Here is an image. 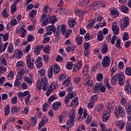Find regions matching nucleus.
Masks as SVG:
<instances>
[{
    "label": "nucleus",
    "instance_id": "obj_4",
    "mask_svg": "<svg viewBox=\"0 0 131 131\" xmlns=\"http://www.w3.org/2000/svg\"><path fill=\"white\" fill-rule=\"evenodd\" d=\"M70 120H69L66 123L67 127H72L74 125V118H75V115L74 112H72L69 115Z\"/></svg>",
    "mask_w": 131,
    "mask_h": 131
},
{
    "label": "nucleus",
    "instance_id": "obj_41",
    "mask_svg": "<svg viewBox=\"0 0 131 131\" xmlns=\"http://www.w3.org/2000/svg\"><path fill=\"white\" fill-rule=\"evenodd\" d=\"M77 42H78V45L79 46L81 45L82 43V37L79 36L77 37Z\"/></svg>",
    "mask_w": 131,
    "mask_h": 131
},
{
    "label": "nucleus",
    "instance_id": "obj_6",
    "mask_svg": "<svg viewBox=\"0 0 131 131\" xmlns=\"http://www.w3.org/2000/svg\"><path fill=\"white\" fill-rule=\"evenodd\" d=\"M102 64L103 67L104 68H107V67H109L110 66V64H111V60L107 56H105L102 61Z\"/></svg>",
    "mask_w": 131,
    "mask_h": 131
},
{
    "label": "nucleus",
    "instance_id": "obj_1",
    "mask_svg": "<svg viewBox=\"0 0 131 131\" xmlns=\"http://www.w3.org/2000/svg\"><path fill=\"white\" fill-rule=\"evenodd\" d=\"M47 30L48 32L46 33L45 36L51 35L52 33V31L53 32L55 37H59L60 34H61L60 32V26H58L57 28H56V26H55L54 24L49 25L47 27Z\"/></svg>",
    "mask_w": 131,
    "mask_h": 131
},
{
    "label": "nucleus",
    "instance_id": "obj_2",
    "mask_svg": "<svg viewBox=\"0 0 131 131\" xmlns=\"http://www.w3.org/2000/svg\"><path fill=\"white\" fill-rule=\"evenodd\" d=\"M50 17L51 16L49 15L47 16V14H43L42 15L40 20V22H42V26H46V25H48L49 23H51L54 25V24L58 20L55 16H53L51 18Z\"/></svg>",
    "mask_w": 131,
    "mask_h": 131
},
{
    "label": "nucleus",
    "instance_id": "obj_39",
    "mask_svg": "<svg viewBox=\"0 0 131 131\" xmlns=\"http://www.w3.org/2000/svg\"><path fill=\"white\" fill-rule=\"evenodd\" d=\"M8 52L10 53H12L14 52V47L13 46V45L10 44L8 46Z\"/></svg>",
    "mask_w": 131,
    "mask_h": 131
},
{
    "label": "nucleus",
    "instance_id": "obj_58",
    "mask_svg": "<svg viewBox=\"0 0 131 131\" xmlns=\"http://www.w3.org/2000/svg\"><path fill=\"white\" fill-rule=\"evenodd\" d=\"M2 100L5 101V100H8V94L4 93L2 95Z\"/></svg>",
    "mask_w": 131,
    "mask_h": 131
},
{
    "label": "nucleus",
    "instance_id": "obj_7",
    "mask_svg": "<svg viewBox=\"0 0 131 131\" xmlns=\"http://www.w3.org/2000/svg\"><path fill=\"white\" fill-rule=\"evenodd\" d=\"M110 117V113L107 112V110H104V111L103 113L102 121L103 122H106L109 120Z\"/></svg>",
    "mask_w": 131,
    "mask_h": 131
},
{
    "label": "nucleus",
    "instance_id": "obj_23",
    "mask_svg": "<svg viewBox=\"0 0 131 131\" xmlns=\"http://www.w3.org/2000/svg\"><path fill=\"white\" fill-rule=\"evenodd\" d=\"M116 125L120 129H123L124 126H125V124L123 122L119 121L117 123Z\"/></svg>",
    "mask_w": 131,
    "mask_h": 131
},
{
    "label": "nucleus",
    "instance_id": "obj_22",
    "mask_svg": "<svg viewBox=\"0 0 131 131\" xmlns=\"http://www.w3.org/2000/svg\"><path fill=\"white\" fill-rule=\"evenodd\" d=\"M111 12L112 13V16H114V18L119 16V12H118V10L115 9V8H114L113 10H112Z\"/></svg>",
    "mask_w": 131,
    "mask_h": 131
},
{
    "label": "nucleus",
    "instance_id": "obj_59",
    "mask_svg": "<svg viewBox=\"0 0 131 131\" xmlns=\"http://www.w3.org/2000/svg\"><path fill=\"white\" fill-rule=\"evenodd\" d=\"M3 39L4 41H7L9 39V33H7L3 36Z\"/></svg>",
    "mask_w": 131,
    "mask_h": 131
},
{
    "label": "nucleus",
    "instance_id": "obj_19",
    "mask_svg": "<svg viewBox=\"0 0 131 131\" xmlns=\"http://www.w3.org/2000/svg\"><path fill=\"white\" fill-rule=\"evenodd\" d=\"M30 94H29V92L25 91L24 93L22 92H20L18 93V97L19 98H23L24 97H26V96H29Z\"/></svg>",
    "mask_w": 131,
    "mask_h": 131
},
{
    "label": "nucleus",
    "instance_id": "obj_64",
    "mask_svg": "<svg viewBox=\"0 0 131 131\" xmlns=\"http://www.w3.org/2000/svg\"><path fill=\"white\" fill-rule=\"evenodd\" d=\"M49 9V6L45 5L43 8V14H47L48 13V9Z\"/></svg>",
    "mask_w": 131,
    "mask_h": 131
},
{
    "label": "nucleus",
    "instance_id": "obj_38",
    "mask_svg": "<svg viewBox=\"0 0 131 131\" xmlns=\"http://www.w3.org/2000/svg\"><path fill=\"white\" fill-rule=\"evenodd\" d=\"M24 81L27 82L29 85L32 84V80L28 77H25L24 78Z\"/></svg>",
    "mask_w": 131,
    "mask_h": 131
},
{
    "label": "nucleus",
    "instance_id": "obj_31",
    "mask_svg": "<svg viewBox=\"0 0 131 131\" xmlns=\"http://www.w3.org/2000/svg\"><path fill=\"white\" fill-rule=\"evenodd\" d=\"M54 74H58L60 72V66L58 65H55L54 68Z\"/></svg>",
    "mask_w": 131,
    "mask_h": 131
},
{
    "label": "nucleus",
    "instance_id": "obj_42",
    "mask_svg": "<svg viewBox=\"0 0 131 131\" xmlns=\"http://www.w3.org/2000/svg\"><path fill=\"white\" fill-rule=\"evenodd\" d=\"M48 76L49 78L53 76V66H51L48 71Z\"/></svg>",
    "mask_w": 131,
    "mask_h": 131
},
{
    "label": "nucleus",
    "instance_id": "obj_17",
    "mask_svg": "<svg viewBox=\"0 0 131 131\" xmlns=\"http://www.w3.org/2000/svg\"><path fill=\"white\" fill-rule=\"evenodd\" d=\"M117 74L115 75L114 76L112 77L111 82L112 85H116V83H117Z\"/></svg>",
    "mask_w": 131,
    "mask_h": 131
},
{
    "label": "nucleus",
    "instance_id": "obj_8",
    "mask_svg": "<svg viewBox=\"0 0 131 131\" xmlns=\"http://www.w3.org/2000/svg\"><path fill=\"white\" fill-rule=\"evenodd\" d=\"M112 29L115 35H117V34H119V28L117 26V25L115 26L114 25V23H113Z\"/></svg>",
    "mask_w": 131,
    "mask_h": 131
},
{
    "label": "nucleus",
    "instance_id": "obj_40",
    "mask_svg": "<svg viewBox=\"0 0 131 131\" xmlns=\"http://www.w3.org/2000/svg\"><path fill=\"white\" fill-rule=\"evenodd\" d=\"M63 84L66 85V86H68L70 84H72L70 83V79L68 78L66 80L64 81Z\"/></svg>",
    "mask_w": 131,
    "mask_h": 131
},
{
    "label": "nucleus",
    "instance_id": "obj_14",
    "mask_svg": "<svg viewBox=\"0 0 131 131\" xmlns=\"http://www.w3.org/2000/svg\"><path fill=\"white\" fill-rule=\"evenodd\" d=\"M84 48L85 51H84V56L88 57L89 54H90V43H86L84 45Z\"/></svg>",
    "mask_w": 131,
    "mask_h": 131
},
{
    "label": "nucleus",
    "instance_id": "obj_25",
    "mask_svg": "<svg viewBox=\"0 0 131 131\" xmlns=\"http://www.w3.org/2000/svg\"><path fill=\"white\" fill-rule=\"evenodd\" d=\"M15 57L16 59H20V58H21L23 55V53L18 50H15Z\"/></svg>",
    "mask_w": 131,
    "mask_h": 131
},
{
    "label": "nucleus",
    "instance_id": "obj_34",
    "mask_svg": "<svg viewBox=\"0 0 131 131\" xmlns=\"http://www.w3.org/2000/svg\"><path fill=\"white\" fill-rule=\"evenodd\" d=\"M11 11L12 14H14V13L17 11V5L13 4L11 7Z\"/></svg>",
    "mask_w": 131,
    "mask_h": 131
},
{
    "label": "nucleus",
    "instance_id": "obj_55",
    "mask_svg": "<svg viewBox=\"0 0 131 131\" xmlns=\"http://www.w3.org/2000/svg\"><path fill=\"white\" fill-rule=\"evenodd\" d=\"M17 19H16V18H14L11 19L10 24L12 26H15V25L17 24Z\"/></svg>",
    "mask_w": 131,
    "mask_h": 131
},
{
    "label": "nucleus",
    "instance_id": "obj_46",
    "mask_svg": "<svg viewBox=\"0 0 131 131\" xmlns=\"http://www.w3.org/2000/svg\"><path fill=\"white\" fill-rule=\"evenodd\" d=\"M89 71V68H88V66H85L83 69L82 73L83 75H86L88 74V72Z\"/></svg>",
    "mask_w": 131,
    "mask_h": 131
},
{
    "label": "nucleus",
    "instance_id": "obj_5",
    "mask_svg": "<svg viewBox=\"0 0 131 131\" xmlns=\"http://www.w3.org/2000/svg\"><path fill=\"white\" fill-rule=\"evenodd\" d=\"M24 75L23 73V69L19 71L16 76V79L14 82V86H20L21 85V83L19 81L20 79H22V77Z\"/></svg>",
    "mask_w": 131,
    "mask_h": 131
},
{
    "label": "nucleus",
    "instance_id": "obj_43",
    "mask_svg": "<svg viewBox=\"0 0 131 131\" xmlns=\"http://www.w3.org/2000/svg\"><path fill=\"white\" fill-rule=\"evenodd\" d=\"M51 49H50V46L47 45L45 47L43 51L45 53H46L47 54H50V51Z\"/></svg>",
    "mask_w": 131,
    "mask_h": 131
},
{
    "label": "nucleus",
    "instance_id": "obj_61",
    "mask_svg": "<svg viewBox=\"0 0 131 131\" xmlns=\"http://www.w3.org/2000/svg\"><path fill=\"white\" fill-rule=\"evenodd\" d=\"M73 89V86L72 85V84H70L69 86H68L67 88V92H69V93H70Z\"/></svg>",
    "mask_w": 131,
    "mask_h": 131
},
{
    "label": "nucleus",
    "instance_id": "obj_10",
    "mask_svg": "<svg viewBox=\"0 0 131 131\" xmlns=\"http://www.w3.org/2000/svg\"><path fill=\"white\" fill-rule=\"evenodd\" d=\"M125 91L126 93L129 94L131 93V86L129 84V80H127L126 82V85L125 86Z\"/></svg>",
    "mask_w": 131,
    "mask_h": 131
},
{
    "label": "nucleus",
    "instance_id": "obj_32",
    "mask_svg": "<svg viewBox=\"0 0 131 131\" xmlns=\"http://www.w3.org/2000/svg\"><path fill=\"white\" fill-rule=\"evenodd\" d=\"M10 114V105L7 104L5 108V116H7Z\"/></svg>",
    "mask_w": 131,
    "mask_h": 131
},
{
    "label": "nucleus",
    "instance_id": "obj_56",
    "mask_svg": "<svg viewBox=\"0 0 131 131\" xmlns=\"http://www.w3.org/2000/svg\"><path fill=\"white\" fill-rule=\"evenodd\" d=\"M5 71V72L7 71V68L2 66L0 67V75L2 74V73H4V72Z\"/></svg>",
    "mask_w": 131,
    "mask_h": 131
},
{
    "label": "nucleus",
    "instance_id": "obj_12",
    "mask_svg": "<svg viewBox=\"0 0 131 131\" xmlns=\"http://www.w3.org/2000/svg\"><path fill=\"white\" fill-rule=\"evenodd\" d=\"M35 64L37 68H41L42 67V59L38 57L35 61Z\"/></svg>",
    "mask_w": 131,
    "mask_h": 131
},
{
    "label": "nucleus",
    "instance_id": "obj_49",
    "mask_svg": "<svg viewBox=\"0 0 131 131\" xmlns=\"http://www.w3.org/2000/svg\"><path fill=\"white\" fill-rule=\"evenodd\" d=\"M34 40V36L32 35H29L27 38V41H33Z\"/></svg>",
    "mask_w": 131,
    "mask_h": 131
},
{
    "label": "nucleus",
    "instance_id": "obj_62",
    "mask_svg": "<svg viewBox=\"0 0 131 131\" xmlns=\"http://www.w3.org/2000/svg\"><path fill=\"white\" fill-rule=\"evenodd\" d=\"M118 79H125V76L123 74H117Z\"/></svg>",
    "mask_w": 131,
    "mask_h": 131
},
{
    "label": "nucleus",
    "instance_id": "obj_48",
    "mask_svg": "<svg viewBox=\"0 0 131 131\" xmlns=\"http://www.w3.org/2000/svg\"><path fill=\"white\" fill-rule=\"evenodd\" d=\"M125 73L127 75L130 76L131 75V69L130 67H128L125 70Z\"/></svg>",
    "mask_w": 131,
    "mask_h": 131
},
{
    "label": "nucleus",
    "instance_id": "obj_37",
    "mask_svg": "<svg viewBox=\"0 0 131 131\" xmlns=\"http://www.w3.org/2000/svg\"><path fill=\"white\" fill-rule=\"evenodd\" d=\"M120 10L121 11V12H123L124 13H127L128 12V8L126 6H121L120 7Z\"/></svg>",
    "mask_w": 131,
    "mask_h": 131
},
{
    "label": "nucleus",
    "instance_id": "obj_50",
    "mask_svg": "<svg viewBox=\"0 0 131 131\" xmlns=\"http://www.w3.org/2000/svg\"><path fill=\"white\" fill-rule=\"evenodd\" d=\"M7 8H5L3 11H2V15L3 17H8L9 16V14L7 13Z\"/></svg>",
    "mask_w": 131,
    "mask_h": 131
},
{
    "label": "nucleus",
    "instance_id": "obj_53",
    "mask_svg": "<svg viewBox=\"0 0 131 131\" xmlns=\"http://www.w3.org/2000/svg\"><path fill=\"white\" fill-rule=\"evenodd\" d=\"M31 120L32 122V123H34V124L33 125V126H34V125H35V124H36V122H37V118H36V117H33L31 119Z\"/></svg>",
    "mask_w": 131,
    "mask_h": 131
},
{
    "label": "nucleus",
    "instance_id": "obj_52",
    "mask_svg": "<svg viewBox=\"0 0 131 131\" xmlns=\"http://www.w3.org/2000/svg\"><path fill=\"white\" fill-rule=\"evenodd\" d=\"M128 34L127 33V32H125L124 33V35L123 37V40L124 41H125V40H127V39H128Z\"/></svg>",
    "mask_w": 131,
    "mask_h": 131
},
{
    "label": "nucleus",
    "instance_id": "obj_24",
    "mask_svg": "<svg viewBox=\"0 0 131 131\" xmlns=\"http://www.w3.org/2000/svg\"><path fill=\"white\" fill-rule=\"evenodd\" d=\"M97 38L99 41H102V40L104 39V37H103V32L102 31H100L98 32Z\"/></svg>",
    "mask_w": 131,
    "mask_h": 131
},
{
    "label": "nucleus",
    "instance_id": "obj_15",
    "mask_svg": "<svg viewBox=\"0 0 131 131\" xmlns=\"http://www.w3.org/2000/svg\"><path fill=\"white\" fill-rule=\"evenodd\" d=\"M42 49H43V45L37 46L34 51V53L37 55H39V54H40V51H41Z\"/></svg>",
    "mask_w": 131,
    "mask_h": 131
},
{
    "label": "nucleus",
    "instance_id": "obj_44",
    "mask_svg": "<svg viewBox=\"0 0 131 131\" xmlns=\"http://www.w3.org/2000/svg\"><path fill=\"white\" fill-rule=\"evenodd\" d=\"M99 91L101 93H105L106 92V86L102 85L101 84L100 87L99 88Z\"/></svg>",
    "mask_w": 131,
    "mask_h": 131
},
{
    "label": "nucleus",
    "instance_id": "obj_35",
    "mask_svg": "<svg viewBox=\"0 0 131 131\" xmlns=\"http://www.w3.org/2000/svg\"><path fill=\"white\" fill-rule=\"evenodd\" d=\"M75 14L79 17H83L84 12L81 10H78L77 11H75Z\"/></svg>",
    "mask_w": 131,
    "mask_h": 131
},
{
    "label": "nucleus",
    "instance_id": "obj_13",
    "mask_svg": "<svg viewBox=\"0 0 131 131\" xmlns=\"http://www.w3.org/2000/svg\"><path fill=\"white\" fill-rule=\"evenodd\" d=\"M60 106H62V103H61L59 101L55 102L53 104L52 108L55 111H58V110H59V107H60Z\"/></svg>",
    "mask_w": 131,
    "mask_h": 131
},
{
    "label": "nucleus",
    "instance_id": "obj_9",
    "mask_svg": "<svg viewBox=\"0 0 131 131\" xmlns=\"http://www.w3.org/2000/svg\"><path fill=\"white\" fill-rule=\"evenodd\" d=\"M16 66L18 68L22 67V68L20 69L19 71H21V70H23V74H24V72H25V71H24V69H26V68H25V63L22 61H19L17 62Z\"/></svg>",
    "mask_w": 131,
    "mask_h": 131
},
{
    "label": "nucleus",
    "instance_id": "obj_16",
    "mask_svg": "<svg viewBox=\"0 0 131 131\" xmlns=\"http://www.w3.org/2000/svg\"><path fill=\"white\" fill-rule=\"evenodd\" d=\"M42 81L43 82L42 90L44 92H46L47 91V88H48V80L43 77L42 78Z\"/></svg>",
    "mask_w": 131,
    "mask_h": 131
},
{
    "label": "nucleus",
    "instance_id": "obj_18",
    "mask_svg": "<svg viewBox=\"0 0 131 131\" xmlns=\"http://www.w3.org/2000/svg\"><path fill=\"white\" fill-rule=\"evenodd\" d=\"M28 68L31 70H32L34 68V59H32L31 61L27 62Z\"/></svg>",
    "mask_w": 131,
    "mask_h": 131
},
{
    "label": "nucleus",
    "instance_id": "obj_63",
    "mask_svg": "<svg viewBox=\"0 0 131 131\" xmlns=\"http://www.w3.org/2000/svg\"><path fill=\"white\" fill-rule=\"evenodd\" d=\"M11 112L14 113L15 112H19V108L17 107H13L11 109Z\"/></svg>",
    "mask_w": 131,
    "mask_h": 131
},
{
    "label": "nucleus",
    "instance_id": "obj_33",
    "mask_svg": "<svg viewBox=\"0 0 131 131\" xmlns=\"http://www.w3.org/2000/svg\"><path fill=\"white\" fill-rule=\"evenodd\" d=\"M37 85L38 86V91H40L42 88V85H43V82H42V78L41 80V81H39L37 82Z\"/></svg>",
    "mask_w": 131,
    "mask_h": 131
},
{
    "label": "nucleus",
    "instance_id": "obj_45",
    "mask_svg": "<svg viewBox=\"0 0 131 131\" xmlns=\"http://www.w3.org/2000/svg\"><path fill=\"white\" fill-rule=\"evenodd\" d=\"M96 78L98 81H101V80H103V74L101 73H98Z\"/></svg>",
    "mask_w": 131,
    "mask_h": 131
},
{
    "label": "nucleus",
    "instance_id": "obj_47",
    "mask_svg": "<svg viewBox=\"0 0 131 131\" xmlns=\"http://www.w3.org/2000/svg\"><path fill=\"white\" fill-rule=\"evenodd\" d=\"M50 59V57L47 55H43V60L45 63H49V60Z\"/></svg>",
    "mask_w": 131,
    "mask_h": 131
},
{
    "label": "nucleus",
    "instance_id": "obj_27",
    "mask_svg": "<svg viewBox=\"0 0 131 131\" xmlns=\"http://www.w3.org/2000/svg\"><path fill=\"white\" fill-rule=\"evenodd\" d=\"M29 16L31 19H33L36 16V10L32 9L29 14Z\"/></svg>",
    "mask_w": 131,
    "mask_h": 131
},
{
    "label": "nucleus",
    "instance_id": "obj_36",
    "mask_svg": "<svg viewBox=\"0 0 131 131\" xmlns=\"http://www.w3.org/2000/svg\"><path fill=\"white\" fill-rule=\"evenodd\" d=\"M73 68V62L69 61L67 64V69L68 70H71Z\"/></svg>",
    "mask_w": 131,
    "mask_h": 131
},
{
    "label": "nucleus",
    "instance_id": "obj_28",
    "mask_svg": "<svg viewBox=\"0 0 131 131\" xmlns=\"http://www.w3.org/2000/svg\"><path fill=\"white\" fill-rule=\"evenodd\" d=\"M66 25H62L61 27H60L59 32L61 34V32L62 34H65L66 32Z\"/></svg>",
    "mask_w": 131,
    "mask_h": 131
},
{
    "label": "nucleus",
    "instance_id": "obj_29",
    "mask_svg": "<svg viewBox=\"0 0 131 131\" xmlns=\"http://www.w3.org/2000/svg\"><path fill=\"white\" fill-rule=\"evenodd\" d=\"M75 24H76V20L75 19H72L69 21V25L70 28H73L75 26Z\"/></svg>",
    "mask_w": 131,
    "mask_h": 131
},
{
    "label": "nucleus",
    "instance_id": "obj_60",
    "mask_svg": "<svg viewBox=\"0 0 131 131\" xmlns=\"http://www.w3.org/2000/svg\"><path fill=\"white\" fill-rule=\"evenodd\" d=\"M8 77L10 78L9 79H12L14 77V72L10 71L8 74Z\"/></svg>",
    "mask_w": 131,
    "mask_h": 131
},
{
    "label": "nucleus",
    "instance_id": "obj_11",
    "mask_svg": "<svg viewBox=\"0 0 131 131\" xmlns=\"http://www.w3.org/2000/svg\"><path fill=\"white\" fill-rule=\"evenodd\" d=\"M81 67H82L81 61H78L77 63L74 64L73 70L74 71H77V70H79Z\"/></svg>",
    "mask_w": 131,
    "mask_h": 131
},
{
    "label": "nucleus",
    "instance_id": "obj_51",
    "mask_svg": "<svg viewBox=\"0 0 131 131\" xmlns=\"http://www.w3.org/2000/svg\"><path fill=\"white\" fill-rule=\"evenodd\" d=\"M119 85H123L125 83V79H118Z\"/></svg>",
    "mask_w": 131,
    "mask_h": 131
},
{
    "label": "nucleus",
    "instance_id": "obj_3",
    "mask_svg": "<svg viewBox=\"0 0 131 131\" xmlns=\"http://www.w3.org/2000/svg\"><path fill=\"white\" fill-rule=\"evenodd\" d=\"M114 113L116 117H124L125 116V111L122 106L116 107V111Z\"/></svg>",
    "mask_w": 131,
    "mask_h": 131
},
{
    "label": "nucleus",
    "instance_id": "obj_30",
    "mask_svg": "<svg viewBox=\"0 0 131 131\" xmlns=\"http://www.w3.org/2000/svg\"><path fill=\"white\" fill-rule=\"evenodd\" d=\"M20 32L21 33V37H25L27 33L26 29H25L24 27H21L20 29Z\"/></svg>",
    "mask_w": 131,
    "mask_h": 131
},
{
    "label": "nucleus",
    "instance_id": "obj_57",
    "mask_svg": "<svg viewBox=\"0 0 131 131\" xmlns=\"http://www.w3.org/2000/svg\"><path fill=\"white\" fill-rule=\"evenodd\" d=\"M70 32L71 33H72V30L69 29L64 35V37L66 38H68V37H69V35H70L71 34Z\"/></svg>",
    "mask_w": 131,
    "mask_h": 131
},
{
    "label": "nucleus",
    "instance_id": "obj_26",
    "mask_svg": "<svg viewBox=\"0 0 131 131\" xmlns=\"http://www.w3.org/2000/svg\"><path fill=\"white\" fill-rule=\"evenodd\" d=\"M101 51L102 54H106L108 52V45L107 44H104L103 45Z\"/></svg>",
    "mask_w": 131,
    "mask_h": 131
},
{
    "label": "nucleus",
    "instance_id": "obj_54",
    "mask_svg": "<svg viewBox=\"0 0 131 131\" xmlns=\"http://www.w3.org/2000/svg\"><path fill=\"white\" fill-rule=\"evenodd\" d=\"M81 80V78L80 77L77 76L75 77L74 82H75V83H78V82H80Z\"/></svg>",
    "mask_w": 131,
    "mask_h": 131
},
{
    "label": "nucleus",
    "instance_id": "obj_21",
    "mask_svg": "<svg viewBox=\"0 0 131 131\" xmlns=\"http://www.w3.org/2000/svg\"><path fill=\"white\" fill-rule=\"evenodd\" d=\"M98 8H99V5H98V3H96V2L93 3L89 7V9L91 10H98Z\"/></svg>",
    "mask_w": 131,
    "mask_h": 131
},
{
    "label": "nucleus",
    "instance_id": "obj_20",
    "mask_svg": "<svg viewBox=\"0 0 131 131\" xmlns=\"http://www.w3.org/2000/svg\"><path fill=\"white\" fill-rule=\"evenodd\" d=\"M124 22H123V26L125 28H126L128 25L129 24V18L128 17H125L123 18Z\"/></svg>",
    "mask_w": 131,
    "mask_h": 131
}]
</instances>
